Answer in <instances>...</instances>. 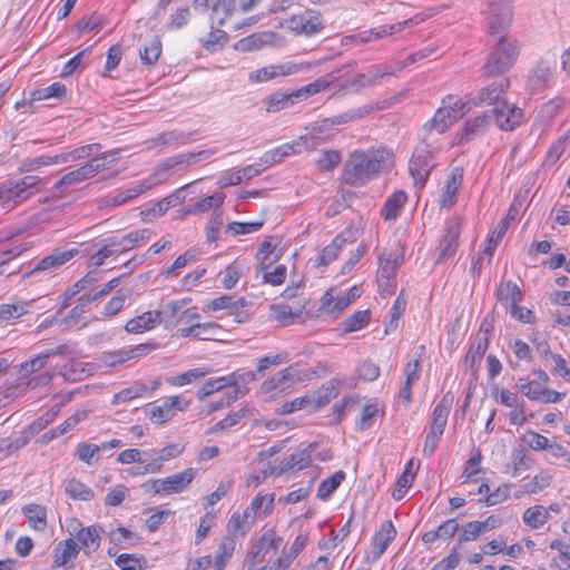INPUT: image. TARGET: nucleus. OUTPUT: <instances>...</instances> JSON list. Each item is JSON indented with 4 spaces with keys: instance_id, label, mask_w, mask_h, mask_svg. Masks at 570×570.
I'll return each mask as SVG.
<instances>
[{
    "instance_id": "1",
    "label": "nucleus",
    "mask_w": 570,
    "mask_h": 570,
    "mask_svg": "<svg viewBox=\"0 0 570 570\" xmlns=\"http://www.w3.org/2000/svg\"><path fill=\"white\" fill-rule=\"evenodd\" d=\"M352 75L353 79H347L345 81L346 85L336 83L332 73H326L314 82L305 85L299 89L293 91H277L266 99V110L267 112H277L328 88H340L345 91H357L360 88L371 83V80L366 79L364 73Z\"/></svg>"
},
{
    "instance_id": "2",
    "label": "nucleus",
    "mask_w": 570,
    "mask_h": 570,
    "mask_svg": "<svg viewBox=\"0 0 570 570\" xmlns=\"http://www.w3.org/2000/svg\"><path fill=\"white\" fill-rule=\"evenodd\" d=\"M393 155L385 148L355 150L345 163L342 180L358 187L393 165Z\"/></svg>"
},
{
    "instance_id": "3",
    "label": "nucleus",
    "mask_w": 570,
    "mask_h": 570,
    "mask_svg": "<svg viewBox=\"0 0 570 570\" xmlns=\"http://www.w3.org/2000/svg\"><path fill=\"white\" fill-rule=\"evenodd\" d=\"M498 42L489 56L484 71H508L510 70L520 53L517 39L508 36V31L497 33Z\"/></svg>"
},
{
    "instance_id": "4",
    "label": "nucleus",
    "mask_w": 570,
    "mask_h": 570,
    "mask_svg": "<svg viewBox=\"0 0 570 570\" xmlns=\"http://www.w3.org/2000/svg\"><path fill=\"white\" fill-rule=\"evenodd\" d=\"M77 254V248H56L49 255L36 262L32 268L22 274V278H33L37 282L48 279L55 276L57 271L71 261Z\"/></svg>"
},
{
    "instance_id": "5",
    "label": "nucleus",
    "mask_w": 570,
    "mask_h": 570,
    "mask_svg": "<svg viewBox=\"0 0 570 570\" xmlns=\"http://www.w3.org/2000/svg\"><path fill=\"white\" fill-rule=\"evenodd\" d=\"M40 178L28 175L16 181H8L0 185V204L3 209L10 210L27 200L37 188Z\"/></svg>"
},
{
    "instance_id": "6",
    "label": "nucleus",
    "mask_w": 570,
    "mask_h": 570,
    "mask_svg": "<svg viewBox=\"0 0 570 570\" xmlns=\"http://www.w3.org/2000/svg\"><path fill=\"white\" fill-rule=\"evenodd\" d=\"M444 106L439 108L433 118L425 125L424 129L428 131L435 130L439 134L445 132L465 112L470 111L465 102H461L452 96L443 100Z\"/></svg>"
},
{
    "instance_id": "7",
    "label": "nucleus",
    "mask_w": 570,
    "mask_h": 570,
    "mask_svg": "<svg viewBox=\"0 0 570 570\" xmlns=\"http://www.w3.org/2000/svg\"><path fill=\"white\" fill-rule=\"evenodd\" d=\"M321 144V137L306 135L301 136L297 140L288 144H284L277 148L266 151L259 158V166L264 168H268L269 166L282 161L285 157L291 156L293 154H299L303 150H311L316 148Z\"/></svg>"
},
{
    "instance_id": "8",
    "label": "nucleus",
    "mask_w": 570,
    "mask_h": 570,
    "mask_svg": "<svg viewBox=\"0 0 570 570\" xmlns=\"http://www.w3.org/2000/svg\"><path fill=\"white\" fill-rule=\"evenodd\" d=\"M218 151V148L204 149L196 153H181L168 157L157 167L156 174L158 178L166 180L165 174L171 170H181L194 166L200 161L208 160Z\"/></svg>"
},
{
    "instance_id": "9",
    "label": "nucleus",
    "mask_w": 570,
    "mask_h": 570,
    "mask_svg": "<svg viewBox=\"0 0 570 570\" xmlns=\"http://www.w3.org/2000/svg\"><path fill=\"white\" fill-rule=\"evenodd\" d=\"M513 0H488L490 35L508 31L512 21Z\"/></svg>"
},
{
    "instance_id": "10",
    "label": "nucleus",
    "mask_w": 570,
    "mask_h": 570,
    "mask_svg": "<svg viewBox=\"0 0 570 570\" xmlns=\"http://www.w3.org/2000/svg\"><path fill=\"white\" fill-rule=\"evenodd\" d=\"M493 115L489 110L465 120L463 128L455 134L454 144L464 145L484 135L490 128Z\"/></svg>"
},
{
    "instance_id": "11",
    "label": "nucleus",
    "mask_w": 570,
    "mask_h": 570,
    "mask_svg": "<svg viewBox=\"0 0 570 570\" xmlns=\"http://www.w3.org/2000/svg\"><path fill=\"white\" fill-rule=\"evenodd\" d=\"M508 87V79L501 78L494 80L489 86L480 89L475 95H471L469 100L465 102L466 107L471 108V106L478 107L483 105L499 106L502 104V101H504L502 97L505 94Z\"/></svg>"
},
{
    "instance_id": "12",
    "label": "nucleus",
    "mask_w": 570,
    "mask_h": 570,
    "mask_svg": "<svg viewBox=\"0 0 570 570\" xmlns=\"http://www.w3.org/2000/svg\"><path fill=\"white\" fill-rule=\"evenodd\" d=\"M489 114L493 115L495 125L504 131H512L523 121V110L513 104L502 101L499 106L489 109Z\"/></svg>"
},
{
    "instance_id": "13",
    "label": "nucleus",
    "mask_w": 570,
    "mask_h": 570,
    "mask_svg": "<svg viewBox=\"0 0 570 570\" xmlns=\"http://www.w3.org/2000/svg\"><path fill=\"white\" fill-rule=\"evenodd\" d=\"M433 167L432 154L425 148L415 149L410 161L409 170L416 187L422 188L425 185Z\"/></svg>"
},
{
    "instance_id": "14",
    "label": "nucleus",
    "mask_w": 570,
    "mask_h": 570,
    "mask_svg": "<svg viewBox=\"0 0 570 570\" xmlns=\"http://www.w3.org/2000/svg\"><path fill=\"white\" fill-rule=\"evenodd\" d=\"M104 532L105 531L100 524H92L83 528L78 523L77 527H73L70 531V534L78 540L80 549H82L85 554L90 556L99 549L101 534Z\"/></svg>"
},
{
    "instance_id": "15",
    "label": "nucleus",
    "mask_w": 570,
    "mask_h": 570,
    "mask_svg": "<svg viewBox=\"0 0 570 570\" xmlns=\"http://www.w3.org/2000/svg\"><path fill=\"white\" fill-rule=\"evenodd\" d=\"M287 24L296 33L311 36L323 28V19L318 12L305 10L291 17Z\"/></svg>"
},
{
    "instance_id": "16",
    "label": "nucleus",
    "mask_w": 570,
    "mask_h": 570,
    "mask_svg": "<svg viewBox=\"0 0 570 570\" xmlns=\"http://www.w3.org/2000/svg\"><path fill=\"white\" fill-rule=\"evenodd\" d=\"M460 233L461 222L459 219H451L446 223L445 234L438 247L436 263H442L455 254L459 246Z\"/></svg>"
},
{
    "instance_id": "17",
    "label": "nucleus",
    "mask_w": 570,
    "mask_h": 570,
    "mask_svg": "<svg viewBox=\"0 0 570 570\" xmlns=\"http://www.w3.org/2000/svg\"><path fill=\"white\" fill-rule=\"evenodd\" d=\"M489 341L490 327L485 326V323H482L480 331L478 332L474 341L471 343L470 348L465 354L464 364L466 367H470L472 371L476 370L489 347Z\"/></svg>"
},
{
    "instance_id": "18",
    "label": "nucleus",
    "mask_w": 570,
    "mask_h": 570,
    "mask_svg": "<svg viewBox=\"0 0 570 570\" xmlns=\"http://www.w3.org/2000/svg\"><path fill=\"white\" fill-rule=\"evenodd\" d=\"M396 530L392 521H385L381 524L380 530L374 534L372 539L371 550L366 556L370 562L377 561L381 556L385 552L389 544L395 539Z\"/></svg>"
},
{
    "instance_id": "19",
    "label": "nucleus",
    "mask_w": 570,
    "mask_h": 570,
    "mask_svg": "<svg viewBox=\"0 0 570 570\" xmlns=\"http://www.w3.org/2000/svg\"><path fill=\"white\" fill-rule=\"evenodd\" d=\"M187 299H175L160 304L159 308L154 312L156 324L163 325L166 330H173L179 325L180 311L186 306Z\"/></svg>"
},
{
    "instance_id": "20",
    "label": "nucleus",
    "mask_w": 570,
    "mask_h": 570,
    "mask_svg": "<svg viewBox=\"0 0 570 570\" xmlns=\"http://www.w3.org/2000/svg\"><path fill=\"white\" fill-rule=\"evenodd\" d=\"M151 232L148 228L132 230L121 237H110V247H114V252L117 255L134 249L139 244L150 238Z\"/></svg>"
},
{
    "instance_id": "21",
    "label": "nucleus",
    "mask_w": 570,
    "mask_h": 570,
    "mask_svg": "<svg viewBox=\"0 0 570 570\" xmlns=\"http://www.w3.org/2000/svg\"><path fill=\"white\" fill-rule=\"evenodd\" d=\"M323 391H325L324 401H322L323 396H320V400L316 405H314V400L308 396L304 395L301 397H296L293 401L285 402L281 407V414H292L294 412H297L299 410L306 409L308 406L312 407V410H316L317 407L322 406L324 403L328 402L331 397H335L336 394L334 393L335 387L332 385L331 387L323 386Z\"/></svg>"
},
{
    "instance_id": "22",
    "label": "nucleus",
    "mask_w": 570,
    "mask_h": 570,
    "mask_svg": "<svg viewBox=\"0 0 570 570\" xmlns=\"http://www.w3.org/2000/svg\"><path fill=\"white\" fill-rule=\"evenodd\" d=\"M296 377L297 370L294 366H288L264 381L262 391L265 393H273L275 391L284 392L291 387Z\"/></svg>"
},
{
    "instance_id": "23",
    "label": "nucleus",
    "mask_w": 570,
    "mask_h": 570,
    "mask_svg": "<svg viewBox=\"0 0 570 570\" xmlns=\"http://www.w3.org/2000/svg\"><path fill=\"white\" fill-rule=\"evenodd\" d=\"M464 170L462 167H454L446 178V183L441 195L440 204L442 207H451L456 200V194L463 181Z\"/></svg>"
},
{
    "instance_id": "24",
    "label": "nucleus",
    "mask_w": 570,
    "mask_h": 570,
    "mask_svg": "<svg viewBox=\"0 0 570 570\" xmlns=\"http://www.w3.org/2000/svg\"><path fill=\"white\" fill-rule=\"evenodd\" d=\"M452 401V397L444 395L442 400L434 406L430 421L429 431L440 434L444 433Z\"/></svg>"
},
{
    "instance_id": "25",
    "label": "nucleus",
    "mask_w": 570,
    "mask_h": 570,
    "mask_svg": "<svg viewBox=\"0 0 570 570\" xmlns=\"http://www.w3.org/2000/svg\"><path fill=\"white\" fill-rule=\"evenodd\" d=\"M194 469H186L183 472L161 479L164 494L179 493L184 491L194 480Z\"/></svg>"
},
{
    "instance_id": "26",
    "label": "nucleus",
    "mask_w": 570,
    "mask_h": 570,
    "mask_svg": "<svg viewBox=\"0 0 570 570\" xmlns=\"http://www.w3.org/2000/svg\"><path fill=\"white\" fill-rule=\"evenodd\" d=\"M282 539L277 537H271L269 539L264 535L256 546L248 552L246 561L249 567L255 568L257 564L264 562L265 554L269 549L276 550L281 544Z\"/></svg>"
},
{
    "instance_id": "27",
    "label": "nucleus",
    "mask_w": 570,
    "mask_h": 570,
    "mask_svg": "<svg viewBox=\"0 0 570 570\" xmlns=\"http://www.w3.org/2000/svg\"><path fill=\"white\" fill-rule=\"evenodd\" d=\"M79 548L72 538L59 542L53 550L52 568L65 567L68 562L76 559Z\"/></svg>"
},
{
    "instance_id": "28",
    "label": "nucleus",
    "mask_w": 570,
    "mask_h": 570,
    "mask_svg": "<svg viewBox=\"0 0 570 570\" xmlns=\"http://www.w3.org/2000/svg\"><path fill=\"white\" fill-rule=\"evenodd\" d=\"M240 386L235 373L208 380L197 392L199 400H204L213 393L222 391L224 387Z\"/></svg>"
},
{
    "instance_id": "29",
    "label": "nucleus",
    "mask_w": 570,
    "mask_h": 570,
    "mask_svg": "<svg viewBox=\"0 0 570 570\" xmlns=\"http://www.w3.org/2000/svg\"><path fill=\"white\" fill-rule=\"evenodd\" d=\"M403 263V254L399 252L383 253L380 256V269L379 275L384 279H394L396 269Z\"/></svg>"
},
{
    "instance_id": "30",
    "label": "nucleus",
    "mask_w": 570,
    "mask_h": 570,
    "mask_svg": "<svg viewBox=\"0 0 570 570\" xmlns=\"http://www.w3.org/2000/svg\"><path fill=\"white\" fill-rule=\"evenodd\" d=\"M257 519L245 509L243 512L236 511L232 514L227 529L229 533H240L243 537L247 534L252 525Z\"/></svg>"
},
{
    "instance_id": "31",
    "label": "nucleus",
    "mask_w": 570,
    "mask_h": 570,
    "mask_svg": "<svg viewBox=\"0 0 570 570\" xmlns=\"http://www.w3.org/2000/svg\"><path fill=\"white\" fill-rule=\"evenodd\" d=\"M87 179H89V176L82 165L79 168L67 173L58 181L55 183L52 186L53 195H61L71 186L80 184Z\"/></svg>"
},
{
    "instance_id": "32",
    "label": "nucleus",
    "mask_w": 570,
    "mask_h": 570,
    "mask_svg": "<svg viewBox=\"0 0 570 570\" xmlns=\"http://www.w3.org/2000/svg\"><path fill=\"white\" fill-rule=\"evenodd\" d=\"M191 132L181 130H169L158 134L150 140V147L157 146H183L189 141Z\"/></svg>"
},
{
    "instance_id": "33",
    "label": "nucleus",
    "mask_w": 570,
    "mask_h": 570,
    "mask_svg": "<svg viewBox=\"0 0 570 570\" xmlns=\"http://www.w3.org/2000/svg\"><path fill=\"white\" fill-rule=\"evenodd\" d=\"M498 299L510 307L523 298L521 288L512 281L502 282L497 289Z\"/></svg>"
},
{
    "instance_id": "34",
    "label": "nucleus",
    "mask_w": 570,
    "mask_h": 570,
    "mask_svg": "<svg viewBox=\"0 0 570 570\" xmlns=\"http://www.w3.org/2000/svg\"><path fill=\"white\" fill-rule=\"evenodd\" d=\"M119 159V150L114 149L92 157L85 165V169L89 178L94 177L97 173L104 170L108 164H112Z\"/></svg>"
},
{
    "instance_id": "35",
    "label": "nucleus",
    "mask_w": 570,
    "mask_h": 570,
    "mask_svg": "<svg viewBox=\"0 0 570 570\" xmlns=\"http://www.w3.org/2000/svg\"><path fill=\"white\" fill-rule=\"evenodd\" d=\"M312 446L296 450L291 455L286 456L283 461L282 471L296 470L299 471L308 466L312 462L311 456Z\"/></svg>"
},
{
    "instance_id": "36",
    "label": "nucleus",
    "mask_w": 570,
    "mask_h": 570,
    "mask_svg": "<svg viewBox=\"0 0 570 570\" xmlns=\"http://www.w3.org/2000/svg\"><path fill=\"white\" fill-rule=\"evenodd\" d=\"M33 301H17L13 303L0 304V321L19 318L29 313Z\"/></svg>"
},
{
    "instance_id": "37",
    "label": "nucleus",
    "mask_w": 570,
    "mask_h": 570,
    "mask_svg": "<svg viewBox=\"0 0 570 570\" xmlns=\"http://www.w3.org/2000/svg\"><path fill=\"white\" fill-rule=\"evenodd\" d=\"M275 35L273 32H258L253 33L238 41L236 48L242 51L257 50L266 45H272Z\"/></svg>"
},
{
    "instance_id": "38",
    "label": "nucleus",
    "mask_w": 570,
    "mask_h": 570,
    "mask_svg": "<svg viewBox=\"0 0 570 570\" xmlns=\"http://www.w3.org/2000/svg\"><path fill=\"white\" fill-rule=\"evenodd\" d=\"M549 517V509L543 505H534L523 512L522 520L529 528L540 529L547 523Z\"/></svg>"
},
{
    "instance_id": "39",
    "label": "nucleus",
    "mask_w": 570,
    "mask_h": 570,
    "mask_svg": "<svg viewBox=\"0 0 570 570\" xmlns=\"http://www.w3.org/2000/svg\"><path fill=\"white\" fill-rule=\"evenodd\" d=\"M407 195L403 190H397L393 193L385 202L382 207V216L386 220L395 219L406 203Z\"/></svg>"
},
{
    "instance_id": "40",
    "label": "nucleus",
    "mask_w": 570,
    "mask_h": 570,
    "mask_svg": "<svg viewBox=\"0 0 570 570\" xmlns=\"http://www.w3.org/2000/svg\"><path fill=\"white\" fill-rule=\"evenodd\" d=\"M164 181V178H158L156 171L150 175L149 177L140 180L136 185L131 186L130 188L126 190H121L124 197H126V202L129 203L134 199H136L141 194L150 190L153 187L157 186L158 184H161Z\"/></svg>"
},
{
    "instance_id": "41",
    "label": "nucleus",
    "mask_w": 570,
    "mask_h": 570,
    "mask_svg": "<svg viewBox=\"0 0 570 570\" xmlns=\"http://www.w3.org/2000/svg\"><path fill=\"white\" fill-rule=\"evenodd\" d=\"M156 317L157 315H154L153 311L145 312L139 316H136L131 320H129L125 326V330L128 333H142L145 331H149L154 328L156 324Z\"/></svg>"
},
{
    "instance_id": "42",
    "label": "nucleus",
    "mask_w": 570,
    "mask_h": 570,
    "mask_svg": "<svg viewBox=\"0 0 570 570\" xmlns=\"http://www.w3.org/2000/svg\"><path fill=\"white\" fill-rule=\"evenodd\" d=\"M67 96V88L61 82H55L48 87L35 89L31 91V100L58 99L62 100Z\"/></svg>"
},
{
    "instance_id": "43",
    "label": "nucleus",
    "mask_w": 570,
    "mask_h": 570,
    "mask_svg": "<svg viewBox=\"0 0 570 570\" xmlns=\"http://www.w3.org/2000/svg\"><path fill=\"white\" fill-rule=\"evenodd\" d=\"M23 514L28 518L30 525L38 531L47 527V510L39 504H29L23 508Z\"/></svg>"
},
{
    "instance_id": "44",
    "label": "nucleus",
    "mask_w": 570,
    "mask_h": 570,
    "mask_svg": "<svg viewBox=\"0 0 570 570\" xmlns=\"http://www.w3.org/2000/svg\"><path fill=\"white\" fill-rule=\"evenodd\" d=\"M225 200V194L215 193L210 196H206L205 198L196 202L191 206H189L186 210L187 214H200L206 213L213 208H218L223 205Z\"/></svg>"
},
{
    "instance_id": "45",
    "label": "nucleus",
    "mask_w": 570,
    "mask_h": 570,
    "mask_svg": "<svg viewBox=\"0 0 570 570\" xmlns=\"http://www.w3.org/2000/svg\"><path fill=\"white\" fill-rule=\"evenodd\" d=\"M148 385L142 382H135L114 395L112 404L129 402L134 399L147 395Z\"/></svg>"
},
{
    "instance_id": "46",
    "label": "nucleus",
    "mask_w": 570,
    "mask_h": 570,
    "mask_svg": "<svg viewBox=\"0 0 570 570\" xmlns=\"http://www.w3.org/2000/svg\"><path fill=\"white\" fill-rule=\"evenodd\" d=\"M345 472L342 470L336 471L330 478L323 480L317 489V498L321 500H327L341 485L345 479Z\"/></svg>"
},
{
    "instance_id": "47",
    "label": "nucleus",
    "mask_w": 570,
    "mask_h": 570,
    "mask_svg": "<svg viewBox=\"0 0 570 570\" xmlns=\"http://www.w3.org/2000/svg\"><path fill=\"white\" fill-rule=\"evenodd\" d=\"M235 546L236 542L234 538L225 537L222 539V541L218 543V549L214 561L215 570H223L225 568L227 561L233 556Z\"/></svg>"
},
{
    "instance_id": "48",
    "label": "nucleus",
    "mask_w": 570,
    "mask_h": 570,
    "mask_svg": "<svg viewBox=\"0 0 570 570\" xmlns=\"http://www.w3.org/2000/svg\"><path fill=\"white\" fill-rule=\"evenodd\" d=\"M247 305V301L244 297L235 299L230 295H223L208 303V308L212 311L227 309L228 314L232 311L244 308Z\"/></svg>"
},
{
    "instance_id": "49",
    "label": "nucleus",
    "mask_w": 570,
    "mask_h": 570,
    "mask_svg": "<svg viewBox=\"0 0 570 570\" xmlns=\"http://www.w3.org/2000/svg\"><path fill=\"white\" fill-rule=\"evenodd\" d=\"M65 492L73 500L89 501L94 499V491L77 479H71L65 487Z\"/></svg>"
},
{
    "instance_id": "50",
    "label": "nucleus",
    "mask_w": 570,
    "mask_h": 570,
    "mask_svg": "<svg viewBox=\"0 0 570 570\" xmlns=\"http://www.w3.org/2000/svg\"><path fill=\"white\" fill-rule=\"evenodd\" d=\"M108 538L110 543L115 547H120L122 549H127L135 544V540H139V538L132 531L128 530L124 527H118L108 532Z\"/></svg>"
},
{
    "instance_id": "51",
    "label": "nucleus",
    "mask_w": 570,
    "mask_h": 570,
    "mask_svg": "<svg viewBox=\"0 0 570 570\" xmlns=\"http://www.w3.org/2000/svg\"><path fill=\"white\" fill-rule=\"evenodd\" d=\"M274 498L271 495L267 498L263 494H257L250 502V504L246 508L256 519L266 518L273 507Z\"/></svg>"
},
{
    "instance_id": "52",
    "label": "nucleus",
    "mask_w": 570,
    "mask_h": 570,
    "mask_svg": "<svg viewBox=\"0 0 570 570\" xmlns=\"http://www.w3.org/2000/svg\"><path fill=\"white\" fill-rule=\"evenodd\" d=\"M269 317L277 321L281 325L286 326L293 323L297 316L291 306L286 304H273L269 307Z\"/></svg>"
},
{
    "instance_id": "53",
    "label": "nucleus",
    "mask_w": 570,
    "mask_h": 570,
    "mask_svg": "<svg viewBox=\"0 0 570 570\" xmlns=\"http://www.w3.org/2000/svg\"><path fill=\"white\" fill-rule=\"evenodd\" d=\"M345 243L346 239L343 236H336L330 245L323 248L318 258V265H328L331 262L336 259L338 252L342 249Z\"/></svg>"
},
{
    "instance_id": "54",
    "label": "nucleus",
    "mask_w": 570,
    "mask_h": 570,
    "mask_svg": "<svg viewBox=\"0 0 570 570\" xmlns=\"http://www.w3.org/2000/svg\"><path fill=\"white\" fill-rule=\"evenodd\" d=\"M197 261V253L195 250H186L184 254L179 255L171 266L165 269L161 275L165 277L175 276L179 273L180 269L186 267L188 264Z\"/></svg>"
},
{
    "instance_id": "55",
    "label": "nucleus",
    "mask_w": 570,
    "mask_h": 570,
    "mask_svg": "<svg viewBox=\"0 0 570 570\" xmlns=\"http://www.w3.org/2000/svg\"><path fill=\"white\" fill-rule=\"evenodd\" d=\"M31 435L32 434L30 433L23 432L21 435L12 440L8 438L0 439V446L2 448L3 456H8L26 446L29 443Z\"/></svg>"
},
{
    "instance_id": "56",
    "label": "nucleus",
    "mask_w": 570,
    "mask_h": 570,
    "mask_svg": "<svg viewBox=\"0 0 570 570\" xmlns=\"http://www.w3.org/2000/svg\"><path fill=\"white\" fill-rule=\"evenodd\" d=\"M256 257L261 261V269H267L272 264L278 261L279 255L275 254V247L269 240H264L259 245Z\"/></svg>"
},
{
    "instance_id": "57",
    "label": "nucleus",
    "mask_w": 570,
    "mask_h": 570,
    "mask_svg": "<svg viewBox=\"0 0 570 570\" xmlns=\"http://www.w3.org/2000/svg\"><path fill=\"white\" fill-rule=\"evenodd\" d=\"M507 232V223L501 222L499 227L489 233L485 242V246L483 253L490 256L489 262H491V257L493 256L497 246L500 244L502 237Z\"/></svg>"
},
{
    "instance_id": "58",
    "label": "nucleus",
    "mask_w": 570,
    "mask_h": 570,
    "mask_svg": "<svg viewBox=\"0 0 570 570\" xmlns=\"http://www.w3.org/2000/svg\"><path fill=\"white\" fill-rule=\"evenodd\" d=\"M161 53V42L157 37H154L142 50H140V58L146 65H153L158 60Z\"/></svg>"
},
{
    "instance_id": "59",
    "label": "nucleus",
    "mask_w": 570,
    "mask_h": 570,
    "mask_svg": "<svg viewBox=\"0 0 570 570\" xmlns=\"http://www.w3.org/2000/svg\"><path fill=\"white\" fill-rule=\"evenodd\" d=\"M342 160L341 153L337 150H326L317 159L316 166L322 171L333 170Z\"/></svg>"
},
{
    "instance_id": "60",
    "label": "nucleus",
    "mask_w": 570,
    "mask_h": 570,
    "mask_svg": "<svg viewBox=\"0 0 570 570\" xmlns=\"http://www.w3.org/2000/svg\"><path fill=\"white\" fill-rule=\"evenodd\" d=\"M247 393V389L245 386H236L232 391L227 392L223 397H220L217 402L210 404V412L224 409L230 405L233 402L238 400L239 396H243Z\"/></svg>"
},
{
    "instance_id": "61",
    "label": "nucleus",
    "mask_w": 570,
    "mask_h": 570,
    "mask_svg": "<svg viewBox=\"0 0 570 570\" xmlns=\"http://www.w3.org/2000/svg\"><path fill=\"white\" fill-rule=\"evenodd\" d=\"M227 39L225 31L216 29L210 31L208 36L203 39V46L208 51H216L227 42Z\"/></svg>"
},
{
    "instance_id": "62",
    "label": "nucleus",
    "mask_w": 570,
    "mask_h": 570,
    "mask_svg": "<svg viewBox=\"0 0 570 570\" xmlns=\"http://www.w3.org/2000/svg\"><path fill=\"white\" fill-rule=\"evenodd\" d=\"M98 452L99 451H98L97 444L80 443L77 446L76 455L80 461L87 463L88 465H92L98 461V459H97Z\"/></svg>"
},
{
    "instance_id": "63",
    "label": "nucleus",
    "mask_w": 570,
    "mask_h": 570,
    "mask_svg": "<svg viewBox=\"0 0 570 570\" xmlns=\"http://www.w3.org/2000/svg\"><path fill=\"white\" fill-rule=\"evenodd\" d=\"M370 321V311H356L345 321V331L355 332L364 327Z\"/></svg>"
},
{
    "instance_id": "64",
    "label": "nucleus",
    "mask_w": 570,
    "mask_h": 570,
    "mask_svg": "<svg viewBox=\"0 0 570 570\" xmlns=\"http://www.w3.org/2000/svg\"><path fill=\"white\" fill-rule=\"evenodd\" d=\"M173 413L167 404L166 399L163 401L160 405L153 406L148 412V417L151 422L156 424L165 423L166 421L173 417Z\"/></svg>"
}]
</instances>
